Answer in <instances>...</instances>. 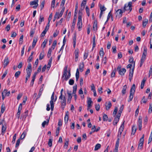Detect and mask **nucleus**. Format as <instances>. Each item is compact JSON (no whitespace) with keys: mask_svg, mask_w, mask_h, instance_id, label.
Listing matches in <instances>:
<instances>
[{"mask_svg":"<svg viewBox=\"0 0 152 152\" xmlns=\"http://www.w3.org/2000/svg\"><path fill=\"white\" fill-rule=\"evenodd\" d=\"M112 106V104L111 102L110 101L108 102H105L106 109L107 110H109Z\"/></svg>","mask_w":152,"mask_h":152,"instance_id":"nucleus-14","label":"nucleus"},{"mask_svg":"<svg viewBox=\"0 0 152 152\" xmlns=\"http://www.w3.org/2000/svg\"><path fill=\"white\" fill-rule=\"evenodd\" d=\"M79 72L78 69H77L76 72V81H77L79 78Z\"/></svg>","mask_w":152,"mask_h":152,"instance_id":"nucleus-31","label":"nucleus"},{"mask_svg":"<svg viewBox=\"0 0 152 152\" xmlns=\"http://www.w3.org/2000/svg\"><path fill=\"white\" fill-rule=\"evenodd\" d=\"M112 49L113 53H115L116 52V46H114L112 47Z\"/></svg>","mask_w":152,"mask_h":152,"instance_id":"nucleus-59","label":"nucleus"},{"mask_svg":"<svg viewBox=\"0 0 152 152\" xmlns=\"http://www.w3.org/2000/svg\"><path fill=\"white\" fill-rule=\"evenodd\" d=\"M48 42L47 39H45L43 42L41 46L44 49L47 43Z\"/></svg>","mask_w":152,"mask_h":152,"instance_id":"nucleus-35","label":"nucleus"},{"mask_svg":"<svg viewBox=\"0 0 152 152\" xmlns=\"http://www.w3.org/2000/svg\"><path fill=\"white\" fill-rule=\"evenodd\" d=\"M54 97V92H53L51 97V100L50 101H52V102H55L56 101L57 99V96H55V99Z\"/></svg>","mask_w":152,"mask_h":152,"instance_id":"nucleus-17","label":"nucleus"},{"mask_svg":"<svg viewBox=\"0 0 152 152\" xmlns=\"http://www.w3.org/2000/svg\"><path fill=\"white\" fill-rule=\"evenodd\" d=\"M77 26L79 30L80 31L81 28L82 27V20L78 19Z\"/></svg>","mask_w":152,"mask_h":152,"instance_id":"nucleus-8","label":"nucleus"},{"mask_svg":"<svg viewBox=\"0 0 152 152\" xmlns=\"http://www.w3.org/2000/svg\"><path fill=\"white\" fill-rule=\"evenodd\" d=\"M152 111V103L149 104V108L148 112L149 113H151Z\"/></svg>","mask_w":152,"mask_h":152,"instance_id":"nucleus-53","label":"nucleus"},{"mask_svg":"<svg viewBox=\"0 0 152 152\" xmlns=\"http://www.w3.org/2000/svg\"><path fill=\"white\" fill-rule=\"evenodd\" d=\"M5 110V107L4 104H2L1 107V112L3 113Z\"/></svg>","mask_w":152,"mask_h":152,"instance_id":"nucleus-44","label":"nucleus"},{"mask_svg":"<svg viewBox=\"0 0 152 152\" xmlns=\"http://www.w3.org/2000/svg\"><path fill=\"white\" fill-rule=\"evenodd\" d=\"M124 12L123 10L121 9L118 10L116 12V17H118V18L121 17L122 16V13Z\"/></svg>","mask_w":152,"mask_h":152,"instance_id":"nucleus-6","label":"nucleus"},{"mask_svg":"<svg viewBox=\"0 0 152 152\" xmlns=\"http://www.w3.org/2000/svg\"><path fill=\"white\" fill-rule=\"evenodd\" d=\"M75 22H76V18H74V19H73V20L72 22V25L71 28V30L72 31H73L74 29Z\"/></svg>","mask_w":152,"mask_h":152,"instance_id":"nucleus-20","label":"nucleus"},{"mask_svg":"<svg viewBox=\"0 0 152 152\" xmlns=\"http://www.w3.org/2000/svg\"><path fill=\"white\" fill-rule=\"evenodd\" d=\"M120 117L119 116L118 117L117 115H116L113 123V124L114 125H116L117 124L119 121Z\"/></svg>","mask_w":152,"mask_h":152,"instance_id":"nucleus-15","label":"nucleus"},{"mask_svg":"<svg viewBox=\"0 0 152 152\" xmlns=\"http://www.w3.org/2000/svg\"><path fill=\"white\" fill-rule=\"evenodd\" d=\"M101 146V145L100 144L98 143L96 144L95 147L94 148V150L95 151H97L99 149Z\"/></svg>","mask_w":152,"mask_h":152,"instance_id":"nucleus-38","label":"nucleus"},{"mask_svg":"<svg viewBox=\"0 0 152 152\" xmlns=\"http://www.w3.org/2000/svg\"><path fill=\"white\" fill-rule=\"evenodd\" d=\"M44 20V18L43 15H39V23L40 25L42 22Z\"/></svg>","mask_w":152,"mask_h":152,"instance_id":"nucleus-21","label":"nucleus"},{"mask_svg":"<svg viewBox=\"0 0 152 152\" xmlns=\"http://www.w3.org/2000/svg\"><path fill=\"white\" fill-rule=\"evenodd\" d=\"M126 88L127 86L126 85H125L123 86L121 92L122 95H124L126 94Z\"/></svg>","mask_w":152,"mask_h":152,"instance_id":"nucleus-25","label":"nucleus"},{"mask_svg":"<svg viewBox=\"0 0 152 152\" xmlns=\"http://www.w3.org/2000/svg\"><path fill=\"white\" fill-rule=\"evenodd\" d=\"M23 35H21L19 39V44H22L23 42Z\"/></svg>","mask_w":152,"mask_h":152,"instance_id":"nucleus-57","label":"nucleus"},{"mask_svg":"<svg viewBox=\"0 0 152 152\" xmlns=\"http://www.w3.org/2000/svg\"><path fill=\"white\" fill-rule=\"evenodd\" d=\"M6 127L5 126H4L3 124L2 125V133H4L5 132L6 129Z\"/></svg>","mask_w":152,"mask_h":152,"instance_id":"nucleus-55","label":"nucleus"},{"mask_svg":"<svg viewBox=\"0 0 152 152\" xmlns=\"http://www.w3.org/2000/svg\"><path fill=\"white\" fill-rule=\"evenodd\" d=\"M16 134H14V136H13L12 140V144H14L15 143V140L16 139Z\"/></svg>","mask_w":152,"mask_h":152,"instance_id":"nucleus-50","label":"nucleus"},{"mask_svg":"<svg viewBox=\"0 0 152 152\" xmlns=\"http://www.w3.org/2000/svg\"><path fill=\"white\" fill-rule=\"evenodd\" d=\"M88 52H85L84 54L83 58L84 60H85L88 57Z\"/></svg>","mask_w":152,"mask_h":152,"instance_id":"nucleus-61","label":"nucleus"},{"mask_svg":"<svg viewBox=\"0 0 152 152\" xmlns=\"http://www.w3.org/2000/svg\"><path fill=\"white\" fill-rule=\"evenodd\" d=\"M44 57V51L42 52L39 55V60H41L42 59H43Z\"/></svg>","mask_w":152,"mask_h":152,"instance_id":"nucleus-33","label":"nucleus"},{"mask_svg":"<svg viewBox=\"0 0 152 152\" xmlns=\"http://www.w3.org/2000/svg\"><path fill=\"white\" fill-rule=\"evenodd\" d=\"M97 21H95L93 24V28L94 30L96 31L97 30Z\"/></svg>","mask_w":152,"mask_h":152,"instance_id":"nucleus-27","label":"nucleus"},{"mask_svg":"<svg viewBox=\"0 0 152 152\" xmlns=\"http://www.w3.org/2000/svg\"><path fill=\"white\" fill-rule=\"evenodd\" d=\"M59 99L60 100L61 107L62 110H64L66 105V99L65 96H60Z\"/></svg>","mask_w":152,"mask_h":152,"instance_id":"nucleus-1","label":"nucleus"},{"mask_svg":"<svg viewBox=\"0 0 152 152\" xmlns=\"http://www.w3.org/2000/svg\"><path fill=\"white\" fill-rule=\"evenodd\" d=\"M79 51L78 49H76L75 51V61L77 62L78 60V58L79 56Z\"/></svg>","mask_w":152,"mask_h":152,"instance_id":"nucleus-12","label":"nucleus"},{"mask_svg":"<svg viewBox=\"0 0 152 152\" xmlns=\"http://www.w3.org/2000/svg\"><path fill=\"white\" fill-rule=\"evenodd\" d=\"M116 72V70L115 69H114V70L112 72L111 74V77H115Z\"/></svg>","mask_w":152,"mask_h":152,"instance_id":"nucleus-47","label":"nucleus"},{"mask_svg":"<svg viewBox=\"0 0 152 152\" xmlns=\"http://www.w3.org/2000/svg\"><path fill=\"white\" fill-rule=\"evenodd\" d=\"M108 119V117L107 115L105 114H104L103 119L104 121H107Z\"/></svg>","mask_w":152,"mask_h":152,"instance_id":"nucleus-51","label":"nucleus"},{"mask_svg":"<svg viewBox=\"0 0 152 152\" xmlns=\"http://www.w3.org/2000/svg\"><path fill=\"white\" fill-rule=\"evenodd\" d=\"M144 134H143L142 137L140 139L138 147V148L139 149H141L142 148L143 145L144 141Z\"/></svg>","mask_w":152,"mask_h":152,"instance_id":"nucleus-4","label":"nucleus"},{"mask_svg":"<svg viewBox=\"0 0 152 152\" xmlns=\"http://www.w3.org/2000/svg\"><path fill=\"white\" fill-rule=\"evenodd\" d=\"M125 122V121H124L123 122V123L121 124V126L120 128L119 129V131H120L121 132H123V130L124 129V123Z\"/></svg>","mask_w":152,"mask_h":152,"instance_id":"nucleus-32","label":"nucleus"},{"mask_svg":"<svg viewBox=\"0 0 152 152\" xmlns=\"http://www.w3.org/2000/svg\"><path fill=\"white\" fill-rule=\"evenodd\" d=\"M51 52H52V49L51 48H50L49 49L48 54H47V56L49 58L51 56Z\"/></svg>","mask_w":152,"mask_h":152,"instance_id":"nucleus-45","label":"nucleus"},{"mask_svg":"<svg viewBox=\"0 0 152 152\" xmlns=\"http://www.w3.org/2000/svg\"><path fill=\"white\" fill-rule=\"evenodd\" d=\"M74 80L72 79H70L69 82V84L70 85H73L74 83Z\"/></svg>","mask_w":152,"mask_h":152,"instance_id":"nucleus-63","label":"nucleus"},{"mask_svg":"<svg viewBox=\"0 0 152 152\" xmlns=\"http://www.w3.org/2000/svg\"><path fill=\"white\" fill-rule=\"evenodd\" d=\"M71 92V91H70V92H69L68 91H67V93L68 94V99L67 100V102L69 104L70 103L72 97V95Z\"/></svg>","mask_w":152,"mask_h":152,"instance_id":"nucleus-10","label":"nucleus"},{"mask_svg":"<svg viewBox=\"0 0 152 152\" xmlns=\"http://www.w3.org/2000/svg\"><path fill=\"white\" fill-rule=\"evenodd\" d=\"M137 125L138 126L139 130L140 131L141 130L142 127V119L140 117L138 118Z\"/></svg>","mask_w":152,"mask_h":152,"instance_id":"nucleus-13","label":"nucleus"},{"mask_svg":"<svg viewBox=\"0 0 152 152\" xmlns=\"http://www.w3.org/2000/svg\"><path fill=\"white\" fill-rule=\"evenodd\" d=\"M60 128L59 127H58L57 128L56 132V136H58V134L59 132Z\"/></svg>","mask_w":152,"mask_h":152,"instance_id":"nucleus-58","label":"nucleus"},{"mask_svg":"<svg viewBox=\"0 0 152 152\" xmlns=\"http://www.w3.org/2000/svg\"><path fill=\"white\" fill-rule=\"evenodd\" d=\"M134 94V93H130L129 99L128 101V102H130L132 100L133 98Z\"/></svg>","mask_w":152,"mask_h":152,"instance_id":"nucleus-30","label":"nucleus"},{"mask_svg":"<svg viewBox=\"0 0 152 152\" xmlns=\"http://www.w3.org/2000/svg\"><path fill=\"white\" fill-rule=\"evenodd\" d=\"M87 0H83L82 3L81 4V7H84L86 6Z\"/></svg>","mask_w":152,"mask_h":152,"instance_id":"nucleus-49","label":"nucleus"},{"mask_svg":"<svg viewBox=\"0 0 152 152\" xmlns=\"http://www.w3.org/2000/svg\"><path fill=\"white\" fill-rule=\"evenodd\" d=\"M65 8V7H63L62 10H61L60 13H59V16H62L63 14Z\"/></svg>","mask_w":152,"mask_h":152,"instance_id":"nucleus-56","label":"nucleus"},{"mask_svg":"<svg viewBox=\"0 0 152 152\" xmlns=\"http://www.w3.org/2000/svg\"><path fill=\"white\" fill-rule=\"evenodd\" d=\"M135 62H134V66H133V68L132 69H130L129 76V80H130V81H131V80L132 79V78L133 77L134 67H135Z\"/></svg>","mask_w":152,"mask_h":152,"instance_id":"nucleus-5","label":"nucleus"},{"mask_svg":"<svg viewBox=\"0 0 152 152\" xmlns=\"http://www.w3.org/2000/svg\"><path fill=\"white\" fill-rule=\"evenodd\" d=\"M21 140V139H20V138H19L17 140L16 143V146H15L16 147H18L19 145Z\"/></svg>","mask_w":152,"mask_h":152,"instance_id":"nucleus-64","label":"nucleus"},{"mask_svg":"<svg viewBox=\"0 0 152 152\" xmlns=\"http://www.w3.org/2000/svg\"><path fill=\"white\" fill-rule=\"evenodd\" d=\"M107 60V58L105 56L102 59V62H103L104 64H106Z\"/></svg>","mask_w":152,"mask_h":152,"instance_id":"nucleus-46","label":"nucleus"},{"mask_svg":"<svg viewBox=\"0 0 152 152\" xmlns=\"http://www.w3.org/2000/svg\"><path fill=\"white\" fill-rule=\"evenodd\" d=\"M26 134V132L24 131L21 135L20 139L21 140L23 139L25 137Z\"/></svg>","mask_w":152,"mask_h":152,"instance_id":"nucleus-39","label":"nucleus"},{"mask_svg":"<svg viewBox=\"0 0 152 152\" xmlns=\"http://www.w3.org/2000/svg\"><path fill=\"white\" fill-rule=\"evenodd\" d=\"M147 48L145 46L143 47V53L141 58L145 59L146 56L147 54Z\"/></svg>","mask_w":152,"mask_h":152,"instance_id":"nucleus-7","label":"nucleus"},{"mask_svg":"<svg viewBox=\"0 0 152 152\" xmlns=\"http://www.w3.org/2000/svg\"><path fill=\"white\" fill-rule=\"evenodd\" d=\"M124 107V105L123 104L120 107V108L119 110L118 111V114L117 115H118V116L119 117H120L121 115V114L122 113V111L123 110Z\"/></svg>","mask_w":152,"mask_h":152,"instance_id":"nucleus-16","label":"nucleus"},{"mask_svg":"<svg viewBox=\"0 0 152 152\" xmlns=\"http://www.w3.org/2000/svg\"><path fill=\"white\" fill-rule=\"evenodd\" d=\"M31 71V63H28L27 67V68L26 69V71Z\"/></svg>","mask_w":152,"mask_h":152,"instance_id":"nucleus-40","label":"nucleus"},{"mask_svg":"<svg viewBox=\"0 0 152 152\" xmlns=\"http://www.w3.org/2000/svg\"><path fill=\"white\" fill-rule=\"evenodd\" d=\"M44 4H45V1H43L41 3V5H40V7L41 8V10H42L43 9V8L44 7Z\"/></svg>","mask_w":152,"mask_h":152,"instance_id":"nucleus-60","label":"nucleus"},{"mask_svg":"<svg viewBox=\"0 0 152 152\" xmlns=\"http://www.w3.org/2000/svg\"><path fill=\"white\" fill-rule=\"evenodd\" d=\"M79 69L80 72H82L83 71V69L84 67V64L83 62L80 63V64L79 66Z\"/></svg>","mask_w":152,"mask_h":152,"instance_id":"nucleus-24","label":"nucleus"},{"mask_svg":"<svg viewBox=\"0 0 152 152\" xmlns=\"http://www.w3.org/2000/svg\"><path fill=\"white\" fill-rule=\"evenodd\" d=\"M93 102L91 101V98H88L87 100V110H88L91 107V103Z\"/></svg>","mask_w":152,"mask_h":152,"instance_id":"nucleus-9","label":"nucleus"},{"mask_svg":"<svg viewBox=\"0 0 152 152\" xmlns=\"http://www.w3.org/2000/svg\"><path fill=\"white\" fill-rule=\"evenodd\" d=\"M38 0H35L34 1H31L30 2V5L32 6L34 5H38Z\"/></svg>","mask_w":152,"mask_h":152,"instance_id":"nucleus-28","label":"nucleus"},{"mask_svg":"<svg viewBox=\"0 0 152 152\" xmlns=\"http://www.w3.org/2000/svg\"><path fill=\"white\" fill-rule=\"evenodd\" d=\"M49 118L47 119V121H45L42 124V126L43 127H45V125H48L49 121Z\"/></svg>","mask_w":152,"mask_h":152,"instance_id":"nucleus-23","label":"nucleus"},{"mask_svg":"<svg viewBox=\"0 0 152 152\" xmlns=\"http://www.w3.org/2000/svg\"><path fill=\"white\" fill-rule=\"evenodd\" d=\"M69 119V113L67 112L66 113V115L64 117L65 123H67Z\"/></svg>","mask_w":152,"mask_h":152,"instance_id":"nucleus-22","label":"nucleus"},{"mask_svg":"<svg viewBox=\"0 0 152 152\" xmlns=\"http://www.w3.org/2000/svg\"><path fill=\"white\" fill-rule=\"evenodd\" d=\"M132 2L131 1L129 2L128 4H125L123 10L124 12H125L126 11H129L130 12L132 9Z\"/></svg>","mask_w":152,"mask_h":152,"instance_id":"nucleus-2","label":"nucleus"},{"mask_svg":"<svg viewBox=\"0 0 152 152\" xmlns=\"http://www.w3.org/2000/svg\"><path fill=\"white\" fill-rule=\"evenodd\" d=\"M145 59H142V58H141L140 62V67H142V66L143 64L144 63V62L145 61Z\"/></svg>","mask_w":152,"mask_h":152,"instance_id":"nucleus-62","label":"nucleus"},{"mask_svg":"<svg viewBox=\"0 0 152 152\" xmlns=\"http://www.w3.org/2000/svg\"><path fill=\"white\" fill-rule=\"evenodd\" d=\"M100 12H103L104 11L106 10V8L104 7V6H102L101 5L100 6Z\"/></svg>","mask_w":152,"mask_h":152,"instance_id":"nucleus-42","label":"nucleus"},{"mask_svg":"<svg viewBox=\"0 0 152 152\" xmlns=\"http://www.w3.org/2000/svg\"><path fill=\"white\" fill-rule=\"evenodd\" d=\"M137 130V129L136 127L134 126H133L132 127V134H133L134 135L136 131Z\"/></svg>","mask_w":152,"mask_h":152,"instance_id":"nucleus-34","label":"nucleus"},{"mask_svg":"<svg viewBox=\"0 0 152 152\" xmlns=\"http://www.w3.org/2000/svg\"><path fill=\"white\" fill-rule=\"evenodd\" d=\"M86 12L87 13V15L89 17L90 15V12L89 10L88 6H86Z\"/></svg>","mask_w":152,"mask_h":152,"instance_id":"nucleus-48","label":"nucleus"},{"mask_svg":"<svg viewBox=\"0 0 152 152\" xmlns=\"http://www.w3.org/2000/svg\"><path fill=\"white\" fill-rule=\"evenodd\" d=\"M52 59H53L52 57H51L49 60V61H48V66L47 67V69L48 70H49L50 69L51 67Z\"/></svg>","mask_w":152,"mask_h":152,"instance_id":"nucleus-18","label":"nucleus"},{"mask_svg":"<svg viewBox=\"0 0 152 152\" xmlns=\"http://www.w3.org/2000/svg\"><path fill=\"white\" fill-rule=\"evenodd\" d=\"M52 141H53V139L50 138L49 139L48 145L50 147H51L52 145Z\"/></svg>","mask_w":152,"mask_h":152,"instance_id":"nucleus-41","label":"nucleus"},{"mask_svg":"<svg viewBox=\"0 0 152 152\" xmlns=\"http://www.w3.org/2000/svg\"><path fill=\"white\" fill-rule=\"evenodd\" d=\"M37 41V39H34L32 44V47L34 48L36 45Z\"/></svg>","mask_w":152,"mask_h":152,"instance_id":"nucleus-54","label":"nucleus"},{"mask_svg":"<svg viewBox=\"0 0 152 152\" xmlns=\"http://www.w3.org/2000/svg\"><path fill=\"white\" fill-rule=\"evenodd\" d=\"M118 111V108L117 107H115V108L113 112V115L114 117L116 116V114Z\"/></svg>","mask_w":152,"mask_h":152,"instance_id":"nucleus-37","label":"nucleus"},{"mask_svg":"<svg viewBox=\"0 0 152 152\" xmlns=\"http://www.w3.org/2000/svg\"><path fill=\"white\" fill-rule=\"evenodd\" d=\"M20 71H18L16 72L15 74V76L16 77V78H18L19 75H20Z\"/></svg>","mask_w":152,"mask_h":152,"instance_id":"nucleus-52","label":"nucleus"},{"mask_svg":"<svg viewBox=\"0 0 152 152\" xmlns=\"http://www.w3.org/2000/svg\"><path fill=\"white\" fill-rule=\"evenodd\" d=\"M99 54L100 56H102V57L104 55V52L103 51V49L102 48H101L99 52Z\"/></svg>","mask_w":152,"mask_h":152,"instance_id":"nucleus-43","label":"nucleus"},{"mask_svg":"<svg viewBox=\"0 0 152 152\" xmlns=\"http://www.w3.org/2000/svg\"><path fill=\"white\" fill-rule=\"evenodd\" d=\"M9 59L8 57H6L4 59V67L6 66L9 64Z\"/></svg>","mask_w":152,"mask_h":152,"instance_id":"nucleus-19","label":"nucleus"},{"mask_svg":"<svg viewBox=\"0 0 152 152\" xmlns=\"http://www.w3.org/2000/svg\"><path fill=\"white\" fill-rule=\"evenodd\" d=\"M135 85L134 84H133L132 86L130 91V93H134L135 92Z\"/></svg>","mask_w":152,"mask_h":152,"instance_id":"nucleus-29","label":"nucleus"},{"mask_svg":"<svg viewBox=\"0 0 152 152\" xmlns=\"http://www.w3.org/2000/svg\"><path fill=\"white\" fill-rule=\"evenodd\" d=\"M67 67H65L64 69L63 74L62 76V78H64V80H65L66 77H67Z\"/></svg>","mask_w":152,"mask_h":152,"instance_id":"nucleus-11","label":"nucleus"},{"mask_svg":"<svg viewBox=\"0 0 152 152\" xmlns=\"http://www.w3.org/2000/svg\"><path fill=\"white\" fill-rule=\"evenodd\" d=\"M117 70L119 74L121 76H123L126 72V70L124 68H121V66L119 65L117 68Z\"/></svg>","mask_w":152,"mask_h":152,"instance_id":"nucleus-3","label":"nucleus"},{"mask_svg":"<svg viewBox=\"0 0 152 152\" xmlns=\"http://www.w3.org/2000/svg\"><path fill=\"white\" fill-rule=\"evenodd\" d=\"M83 15V12L81 11H79L78 17V19L82 20V16Z\"/></svg>","mask_w":152,"mask_h":152,"instance_id":"nucleus-36","label":"nucleus"},{"mask_svg":"<svg viewBox=\"0 0 152 152\" xmlns=\"http://www.w3.org/2000/svg\"><path fill=\"white\" fill-rule=\"evenodd\" d=\"M148 22V20L147 19H145L142 22V26L143 27L145 28Z\"/></svg>","mask_w":152,"mask_h":152,"instance_id":"nucleus-26","label":"nucleus"}]
</instances>
